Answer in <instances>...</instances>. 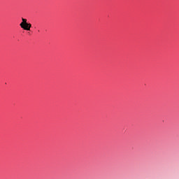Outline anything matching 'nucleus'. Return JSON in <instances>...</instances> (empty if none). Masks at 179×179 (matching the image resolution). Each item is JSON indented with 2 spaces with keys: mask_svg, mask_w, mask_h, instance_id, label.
<instances>
[{
  "mask_svg": "<svg viewBox=\"0 0 179 179\" xmlns=\"http://www.w3.org/2000/svg\"><path fill=\"white\" fill-rule=\"evenodd\" d=\"M20 27L21 29H23V30L30 31V29H31V24L27 22L26 24H22Z\"/></svg>",
  "mask_w": 179,
  "mask_h": 179,
  "instance_id": "nucleus-1",
  "label": "nucleus"
},
{
  "mask_svg": "<svg viewBox=\"0 0 179 179\" xmlns=\"http://www.w3.org/2000/svg\"><path fill=\"white\" fill-rule=\"evenodd\" d=\"M22 22L20 24V26H22L27 23V19L22 18Z\"/></svg>",
  "mask_w": 179,
  "mask_h": 179,
  "instance_id": "nucleus-2",
  "label": "nucleus"
}]
</instances>
